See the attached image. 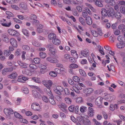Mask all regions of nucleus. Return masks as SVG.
I'll use <instances>...</instances> for the list:
<instances>
[{"label":"nucleus","instance_id":"nucleus-1","mask_svg":"<svg viewBox=\"0 0 125 125\" xmlns=\"http://www.w3.org/2000/svg\"><path fill=\"white\" fill-rule=\"evenodd\" d=\"M72 85H71V90L73 91H74L75 92L79 93L80 92L79 90L82 89L81 86L84 87V85L82 83H79L78 85H77L76 87L72 86Z\"/></svg>","mask_w":125,"mask_h":125},{"label":"nucleus","instance_id":"nucleus-2","mask_svg":"<svg viewBox=\"0 0 125 125\" xmlns=\"http://www.w3.org/2000/svg\"><path fill=\"white\" fill-rule=\"evenodd\" d=\"M63 88L60 86H57L55 87L53 89L54 92L59 95H62L61 92L63 91Z\"/></svg>","mask_w":125,"mask_h":125},{"label":"nucleus","instance_id":"nucleus-3","mask_svg":"<svg viewBox=\"0 0 125 125\" xmlns=\"http://www.w3.org/2000/svg\"><path fill=\"white\" fill-rule=\"evenodd\" d=\"M31 108L34 110L39 111L40 109V106L38 103H33L31 105Z\"/></svg>","mask_w":125,"mask_h":125},{"label":"nucleus","instance_id":"nucleus-4","mask_svg":"<svg viewBox=\"0 0 125 125\" xmlns=\"http://www.w3.org/2000/svg\"><path fill=\"white\" fill-rule=\"evenodd\" d=\"M4 112L5 114L7 115H9L10 114H13L14 112L12 109H5L4 110Z\"/></svg>","mask_w":125,"mask_h":125},{"label":"nucleus","instance_id":"nucleus-5","mask_svg":"<svg viewBox=\"0 0 125 125\" xmlns=\"http://www.w3.org/2000/svg\"><path fill=\"white\" fill-rule=\"evenodd\" d=\"M103 98L99 97L97 98L95 100V103L96 105L99 106L101 105L102 103Z\"/></svg>","mask_w":125,"mask_h":125},{"label":"nucleus","instance_id":"nucleus-6","mask_svg":"<svg viewBox=\"0 0 125 125\" xmlns=\"http://www.w3.org/2000/svg\"><path fill=\"white\" fill-rule=\"evenodd\" d=\"M81 53L82 55L85 57H88L89 54V51L86 49L81 51Z\"/></svg>","mask_w":125,"mask_h":125},{"label":"nucleus","instance_id":"nucleus-7","mask_svg":"<svg viewBox=\"0 0 125 125\" xmlns=\"http://www.w3.org/2000/svg\"><path fill=\"white\" fill-rule=\"evenodd\" d=\"M32 93L33 96L35 98H40L41 97L40 94L35 90H32Z\"/></svg>","mask_w":125,"mask_h":125},{"label":"nucleus","instance_id":"nucleus-8","mask_svg":"<svg viewBox=\"0 0 125 125\" xmlns=\"http://www.w3.org/2000/svg\"><path fill=\"white\" fill-rule=\"evenodd\" d=\"M8 31L10 34L14 36H17L18 35V32L13 30L9 29Z\"/></svg>","mask_w":125,"mask_h":125},{"label":"nucleus","instance_id":"nucleus-9","mask_svg":"<svg viewBox=\"0 0 125 125\" xmlns=\"http://www.w3.org/2000/svg\"><path fill=\"white\" fill-rule=\"evenodd\" d=\"M10 43L14 47H17V41L16 40L13 38H11L10 40Z\"/></svg>","mask_w":125,"mask_h":125},{"label":"nucleus","instance_id":"nucleus-10","mask_svg":"<svg viewBox=\"0 0 125 125\" xmlns=\"http://www.w3.org/2000/svg\"><path fill=\"white\" fill-rule=\"evenodd\" d=\"M94 109L92 108H89V111L88 114L90 117L93 116L94 115Z\"/></svg>","mask_w":125,"mask_h":125},{"label":"nucleus","instance_id":"nucleus-11","mask_svg":"<svg viewBox=\"0 0 125 125\" xmlns=\"http://www.w3.org/2000/svg\"><path fill=\"white\" fill-rule=\"evenodd\" d=\"M86 23L89 25H91L92 23V20L91 17L88 16L85 19Z\"/></svg>","mask_w":125,"mask_h":125},{"label":"nucleus","instance_id":"nucleus-12","mask_svg":"<svg viewBox=\"0 0 125 125\" xmlns=\"http://www.w3.org/2000/svg\"><path fill=\"white\" fill-rule=\"evenodd\" d=\"M101 13L102 15L104 17L106 16L107 15L109 16L108 12L104 8H102L101 10Z\"/></svg>","mask_w":125,"mask_h":125},{"label":"nucleus","instance_id":"nucleus-13","mask_svg":"<svg viewBox=\"0 0 125 125\" xmlns=\"http://www.w3.org/2000/svg\"><path fill=\"white\" fill-rule=\"evenodd\" d=\"M116 46L119 49H122L125 47V43L123 42H119L117 44Z\"/></svg>","mask_w":125,"mask_h":125},{"label":"nucleus","instance_id":"nucleus-14","mask_svg":"<svg viewBox=\"0 0 125 125\" xmlns=\"http://www.w3.org/2000/svg\"><path fill=\"white\" fill-rule=\"evenodd\" d=\"M19 7L21 9L24 10H26L27 9V5L23 2L19 4Z\"/></svg>","mask_w":125,"mask_h":125},{"label":"nucleus","instance_id":"nucleus-15","mask_svg":"<svg viewBox=\"0 0 125 125\" xmlns=\"http://www.w3.org/2000/svg\"><path fill=\"white\" fill-rule=\"evenodd\" d=\"M104 94V98L105 99L109 100L110 101H111L112 100V99H111L112 97L110 96V95L107 93H105Z\"/></svg>","mask_w":125,"mask_h":125},{"label":"nucleus","instance_id":"nucleus-16","mask_svg":"<svg viewBox=\"0 0 125 125\" xmlns=\"http://www.w3.org/2000/svg\"><path fill=\"white\" fill-rule=\"evenodd\" d=\"M108 14L110 16H112L114 15L115 13V11L113 8L112 7H110L108 11Z\"/></svg>","mask_w":125,"mask_h":125},{"label":"nucleus","instance_id":"nucleus-17","mask_svg":"<svg viewBox=\"0 0 125 125\" xmlns=\"http://www.w3.org/2000/svg\"><path fill=\"white\" fill-rule=\"evenodd\" d=\"M71 54L74 58L77 59L78 57L76 51L75 50H72L71 51Z\"/></svg>","mask_w":125,"mask_h":125},{"label":"nucleus","instance_id":"nucleus-18","mask_svg":"<svg viewBox=\"0 0 125 125\" xmlns=\"http://www.w3.org/2000/svg\"><path fill=\"white\" fill-rule=\"evenodd\" d=\"M52 42L53 44L56 45H58L61 43L60 40L57 38L53 39Z\"/></svg>","mask_w":125,"mask_h":125},{"label":"nucleus","instance_id":"nucleus-19","mask_svg":"<svg viewBox=\"0 0 125 125\" xmlns=\"http://www.w3.org/2000/svg\"><path fill=\"white\" fill-rule=\"evenodd\" d=\"M2 40L4 42L6 43H8L9 41V39L7 36L5 35L2 34Z\"/></svg>","mask_w":125,"mask_h":125},{"label":"nucleus","instance_id":"nucleus-20","mask_svg":"<svg viewBox=\"0 0 125 125\" xmlns=\"http://www.w3.org/2000/svg\"><path fill=\"white\" fill-rule=\"evenodd\" d=\"M105 2L107 3L110 4L112 6H113L115 4L114 0H105Z\"/></svg>","mask_w":125,"mask_h":125},{"label":"nucleus","instance_id":"nucleus-21","mask_svg":"<svg viewBox=\"0 0 125 125\" xmlns=\"http://www.w3.org/2000/svg\"><path fill=\"white\" fill-rule=\"evenodd\" d=\"M19 64L21 66V68H27V64H26L22 62H21L19 61L18 62Z\"/></svg>","mask_w":125,"mask_h":125},{"label":"nucleus","instance_id":"nucleus-22","mask_svg":"<svg viewBox=\"0 0 125 125\" xmlns=\"http://www.w3.org/2000/svg\"><path fill=\"white\" fill-rule=\"evenodd\" d=\"M48 37L50 40H53L54 38H55L56 35L53 33H51L48 35Z\"/></svg>","mask_w":125,"mask_h":125},{"label":"nucleus","instance_id":"nucleus-23","mask_svg":"<svg viewBox=\"0 0 125 125\" xmlns=\"http://www.w3.org/2000/svg\"><path fill=\"white\" fill-rule=\"evenodd\" d=\"M80 110L81 113H84L87 110V108L86 107L82 106L80 107Z\"/></svg>","mask_w":125,"mask_h":125},{"label":"nucleus","instance_id":"nucleus-24","mask_svg":"<svg viewBox=\"0 0 125 125\" xmlns=\"http://www.w3.org/2000/svg\"><path fill=\"white\" fill-rule=\"evenodd\" d=\"M11 71H12V70H10V69L7 68H4L2 70V74L5 75L8 72Z\"/></svg>","mask_w":125,"mask_h":125},{"label":"nucleus","instance_id":"nucleus-25","mask_svg":"<svg viewBox=\"0 0 125 125\" xmlns=\"http://www.w3.org/2000/svg\"><path fill=\"white\" fill-rule=\"evenodd\" d=\"M23 73H25L26 74L31 76L32 75V73L31 71L28 69H26L23 72Z\"/></svg>","mask_w":125,"mask_h":125},{"label":"nucleus","instance_id":"nucleus-26","mask_svg":"<svg viewBox=\"0 0 125 125\" xmlns=\"http://www.w3.org/2000/svg\"><path fill=\"white\" fill-rule=\"evenodd\" d=\"M17 76V73L15 72L12 74H10L8 76L9 78H15Z\"/></svg>","mask_w":125,"mask_h":125},{"label":"nucleus","instance_id":"nucleus-27","mask_svg":"<svg viewBox=\"0 0 125 125\" xmlns=\"http://www.w3.org/2000/svg\"><path fill=\"white\" fill-rule=\"evenodd\" d=\"M83 125H91V123L89 120L85 119L83 123Z\"/></svg>","mask_w":125,"mask_h":125},{"label":"nucleus","instance_id":"nucleus-28","mask_svg":"<svg viewBox=\"0 0 125 125\" xmlns=\"http://www.w3.org/2000/svg\"><path fill=\"white\" fill-rule=\"evenodd\" d=\"M3 55L6 57H8L9 56L11 53L9 51H8L7 50H5L3 51Z\"/></svg>","mask_w":125,"mask_h":125},{"label":"nucleus","instance_id":"nucleus-29","mask_svg":"<svg viewBox=\"0 0 125 125\" xmlns=\"http://www.w3.org/2000/svg\"><path fill=\"white\" fill-rule=\"evenodd\" d=\"M22 31L23 34L27 37L29 36V32L26 29H24L22 30Z\"/></svg>","mask_w":125,"mask_h":125},{"label":"nucleus","instance_id":"nucleus-30","mask_svg":"<svg viewBox=\"0 0 125 125\" xmlns=\"http://www.w3.org/2000/svg\"><path fill=\"white\" fill-rule=\"evenodd\" d=\"M54 98H49V102L52 105H55L56 104V103L54 99Z\"/></svg>","mask_w":125,"mask_h":125},{"label":"nucleus","instance_id":"nucleus-31","mask_svg":"<svg viewBox=\"0 0 125 125\" xmlns=\"http://www.w3.org/2000/svg\"><path fill=\"white\" fill-rule=\"evenodd\" d=\"M51 51H50L51 53L54 55H55V54L57 52V50L56 48L55 47V46H54L53 48L51 49Z\"/></svg>","mask_w":125,"mask_h":125},{"label":"nucleus","instance_id":"nucleus-32","mask_svg":"<svg viewBox=\"0 0 125 125\" xmlns=\"http://www.w3.org/2000/svg\"><path fill=\"white\" fill-rule=\"evenodd\" d=\"M86 119L85 117H77V119L78 121L80 122H82L83 123V121H84L85 119Z\"/></svg>","mask_w":125,"mask_h":125},{"label":"nucleus","instance_id":"nucleus-33","mask_svg":"<svg viewBox=\"0 0 125 125\" xmlns=\"http://www.w3.org/2000/svg\"><path fill=\"white\" fill-rule=\"evenodd\" d=\"M79 20L80 23L83 26L85 25V23L84 19L82 17H80L79 18Z\"/></svg>","mask_w":125,"mask_h":125},{"label":"nucleus","instance_id":"nucleus-34","mask_svg":"<svg viewBox=\"0 0 125 125\" xmlns=\"http://www.w3.org/2000/svg\"><path fill=\"white\" fill-rule=\"evenodd\" d=\"M79 71L80 74L83 77H86V75L85 72L82 69H79Z\"/></svg>","mask_w":125,"mask_h":125},{"label":"nucleus","instance_id":"nucleus-35","mask_svg":"<svg viewBox=\"0 0 125 125\" xmlns=\"http://www.w3.org/2000/svg\"><path fill=\"white\" fill-rule=\"evenodd\" d=\"M23 92L26 94H28L29 93V91L27 88L24 87L22 88Z\"/></svg>","mask_w":125,"mask_h":125},{"label":"nucleus","instance_id":"nucleus-36","mask_svg":"<svg viewBox=\"0 0 125 125\" xmlns=\"http://www.w3.org/2000/svg\"><path fill=\"white\" fill-rule=\"evenodd\" d=\"M85 91L86 92L87 94H89L92 93L94 91V89L92 88H89L86 89Z\"/></svg>","mask_w":125,"mask_h":125},{"label":"nucleus","instance_id":"nucleus-37","mask_svg":"<svg viewBox=\"0 0 125 125\" xmlns=\"http://www.w3.org/2000/svg\"><path fill=\"white\" fill-rule=\"evenodd\" d=\"M118 29L120 30L122 29V31L123 32L125 31V25L123 24H121L119 26Z\"/></svg>","mask_w":125,"mask_h":125},{"label":"nucleus","instance_id":"nucleus-38","mask_svg":"<svg viewBox=\"0 0 125 125\" xmlns=\"http://www.w3.org/2000/svg\"><path fill=\"white\" fill-rule=\"evenodd\" d=\"M95 5L97 6L100 7H103V5L100 1L97 0V1L95 2Z\"/></svg>","mask_w":125,"mask_h":125},{"label":"nucleus","instance_id":"nucleus-39","mask_svg":"<svg viewBox=\"0 0 125 125\" xmlns=\"http://www.w3.org/2000/svg\"><path fill=\"white\" fill-rule=\"evenodd\" d=\"M14 115L15 116L18 118L22 119V116H21L20 114L16 112H15L14 113Z\"/></svg>","mask_w":125,"mask_h":125},{"label":"nucleus","instance_id":"nucleus-40","mask_svg":"<svg viewBox=\"0 0 125 125\" xmlns=\"http://www.w3.org/2000/svg\"><path fill=\"white\" fill-rule=\"evenodd\" d=\"M54 46L52 44H48L46 46V47L49 50V51H51V49L53 48Z\"/></svg>","mask_w":125,"mask_h":125},{"label":"nucleus","instance_id":"nucleus-41","mask_svg":"<svg viewBox=\"0 0 125 125\" xmlns=\"http://www.w3.org/2000/svg\"><path fill=\"white\" fill-rule=\"evenodd\" d=\"M33 81L35 82L36 83H41V81L40 80V79L37 78L33 77L32 78Z\"/></svg>","mask_w":125,"mask_h":125},{"label":"nucleus","instance_id":"nucleus-42","mask_svg":"<svg viewBox=\"0 0 125 125\" xmlns=\"http://www.w3.org/2000/svg\"><path fill=\"white\" fill-rule=\"evenodd\" d=\"M76 101L77 103H80L83 102V100L82 97H79L76 99Z\"/></svg>","mask_w":125,"mask_h":125},{"label":"nucleus","instance_id":"nucleus-43","mask_svg":"<svg viewBox=\"0 0 125 125\" xmlns=\"http://www.w3.org/2000/svg\"><path fill=\"white\" fill-rule=\"evenodd\" d=\"M22 48L24 50L27 51H29L30 49V47L26 45L23 46Z\"/></svg>","mask_w":125,"mask_h":125},{"label":"nucleus","instance_id":"nucleus-44","mask_svg":"<svg viewBox=\"0 0 125 125\" xmlns=\"http://www.w3.org/2000/svg\"><path fill=\"white\" fill-rule=\"evenodd\" d=\"M50 75L52 77H55L57 76V73L54 71H51L49 73Z\"/></svg>","mask_w":125,"mask_h":125},{"label":"nucleus","instance_id":"nucleus-45","mask_svg":"<svg viewBox=\"0 0 125 125\" xmlns=\"http://www.w3.org/2000/svg\"><path fill=\"white\" fill-rule=\"evenodd\" d=\"M102 113L104 119L106 120H107L108 119V115L107 113L104 111H102Z\"/></svg>","mask_w":125,"mask_h":125},{"label":"nucleus","instance_id":"nucleus-46","mask_svg":"<svg viewBox=\"0 0 125 125\" xmlns=\"http://www.w3.org/2000/svg\"><path fill=\"white\" fill-rule=\"evenodd\" d=\"M40 61V59L37 58H34L33 60L34 62L36 64L39 63Z\"/></svg>","mask_w":125,"mask_h":125},{"label":"nucleus","instance_id":"nucleus-47","mask_svg":"<svg viewBox=\"0 0 125 125\" xmlns=\"http://www.w3.org/2000/svg\"><path fill=\"white\" fill-rule=\"evenodd\" d=\"M39 55L40 57L42 58H45L46 56L45 53L43 52H41L39 53Z\"/></svg>","mask_w":125,"mask_h":125},{"label":"nucleus","instance_id":"nucleus-48","mask_svg":"<svg viewBox=\"0 0 125 125\" xmlns=\"http://www.w3.org/2000/svg\"><path fill=\"white\" fill-rule=\"evenodd\" d=\"M114 15L118 19H119L121 17V14L119 12H117L116 13H115Z\"/></svg>","mask_w":125,"mask_h":125},{"label":"nucleus","instance_id":"nucleus-49","mask_svg":"<svg viewBox=\"0 0 125 125\" xmlns=\"http://www.w3.org/2000/svg\"><path fill=\"white\" fill-rule=\"evenodd\" d=\"M93 121L94 122L95 125H102L101 124L98 122L94 118L93 119Z\"/></svg>","mask_w":125,"mask_h":125},{"label":"nucleus","instance_id":"nucleus-50","mask_svg":"<svg viewBox=\"0 0 125 125\" xmlns=\"http://www.w3.org/2000/svg\"><path fill=\"white\" fill-rule=\"evenodd\" d=\"M124 39V37L122 36H119L117 38V40L119 42H123Z\"/></svg>","mask_w":125,"mask_h":125},{"label":"nucleus","instance_id":"nucleus-51","mask_svg":"<svg viewBox=\"0 0 125 125\" xmlns=\"http://www.w3.org/2000/svg\"><path fill=\"white\" fill-rule=\"evenodd\" d=\"M42 98L43 101L47 103L49 99L46 96H43L42 97Z\"/></svg>","mask_w":125,"mask_h":125},{"label":"nucleus","instance_id":"nucleus-52","mask_svg":"<svg viewBox=\"0 0 125 125\" xmlns=\"http://www.w3.org/2000/svg\"><path fill=\"white\" fill-rule=\"evenodd\" d=\"M32 44L34 46L37 47L40 46V45L35 41H33L32 42Z\"/></svg>","mask_w":125,"mask_h":125},{"label":"nucleus","instance_id":"nucleus-53","mask_svg":"<svg viewBox=\"0 0 125 125\" xmlns=\"http://www.w3.org/2000/svg\"><path fill=\"white\" fill-rule=\"evenodd\" d=\"M73 80L75 82H78L80 80L79 78L76 76H74L73 77Z\"/></svg>","mask_w":125,"mask_h":125},{"label":"nucleus","instance_id":"nucleus-54","mask_svg":"<svg viewBox=\"0 0 125 125\" xmlns=\"http://www.w3.org/2000/svg\"><path fill=\"white\" fill-rule=\"evenodd\" d=\"M29 67L31 68L36 70L37 69L38 67L36 65L33 64H31L29 65Z\"/></svg>","mask_w":125,"mask_h":125},{"label":"nucleus","instance_id":"nucleus-55","mask_svg":"<svg viewBox=\"0 0 125 125\" xmlns=\"http://www.w3.org/2000/svg\"><path fill=\"white\" fill-rule=\"evenodd\" d=\"M39 67L41 68V69L43 70H45L46 68V66L42 64H39Z\"/></svg>","mask_w":125,"mask_h":125},{"label":"nucleus","instance_id":"nucleus-56","mask_svg":"<svg viewBox=\"0 0 125 125\" xmlns=\"http://www.w3.org/2000/svg\"><path fill=\"white\" fill-rule=\"evenodd\" d=\"M82 15L84 18L87 17V16L88 15L87 12L85 10H83L82 12Z\"/></svg>","mask_w":125,"mask_h":125},{"label":"nucleus","instance_id":"nucleus-57","mask_svg":"<svg viewBox=\"0 0 125 125\" xmlns=\"http://www.w3.org/2000/svg\"><path fill=\"white\" fill-rule=\"evenodd\" d=\"M84 9L85 10V11L89 14L90 15L92 14V13L91 11L88 8L85 7Z\"/></svg>","mask_w":125,"mask_h":125},{"label":"nucleus","instance_id":"nucleus-58","mask_svg":"<svg viewBox=\"0 0 125 125\" xmlns=\"http://www.w3.org/2000/svg\"><path fill=\"white\" fill-rule=\"evenodd\" d=\"M92 33L93 36L94 37H97L98 36V33L95 31L92 30Z\"/></svg>","mask_w":125,"mask_h":125},{"label":"nucleus","instance_id":"nucleus-59","mask_svg":"<svg viewBox=\"0 0 125 125\" xmlns=\"http://www.w3.org/2000/svg\"><path fill=\"white\" fill-rule=\"evenodd\" d=\"M118 4L120 5H125V1L123 0L118 1Z\"/></svg>","mask_w":125,"mask_h":125},{"label":"nucleus","instance_id":"nucleus-60","mask_svg":"<svg viewBox=\"0 0 125 125\" xmlns=\"http://www.w3.org/2000/svg\"><path fill=\"white\" fill-rule=\"evenodd\" d=\"M46 59L47 61H49L53 63H56L53 60L51 57H47V58Z\"/></svg>","mask_w":125,"mask_h":125},{"label":"nucleus","instance_id":"nucleus-61","mask_svg":"<svg viewBox=\"0 0 125 125\" xmlns=\"http://www.w3.org/2000/svg\"><path fill=\"white\" fill-rule=\"evenodd\" d=\"M78 66L76 64L74 63L71 64V68L75 69L77 68Z\"/></svg>","mask_w":125,"mask_h":125},{"label":"nucleus","instance_id":"nucleus-62","mask_svg":"<svg viewBox=\"0 0 125 125\" xmlns=\"http://www.w3.org/2000/svg\"><path fill=\"white\" fill-rule=\"evenodd\" d=\"M120 11L122 13L124 14L125 13V9L122 6L120 7Z\"/></svg>","mask_w":125,"mask_h":125},{"label":"nucleus","instance_id":"nucleus-63","mask_svg":"<svg viewBox=\"0 0 125 125\" xmlns=\"http://www.w3.org/2000/svg\"><path fill=\"white\" fill-rule=\"evenodd\" d=\"M30 18L31 19L34 20H36L37 19V17L35 14H33L32 15L30 16Z\"/></svg>","mask_w":125,"mask_h":125},{"label":"nucleus","instance_id":"nucleus-64","mask_svg":"<svg viewBox=\"0 0 125 125\" xmlns=\"http://www.w3.org/2000/svg\"><path fill=\"white\" fill-rule=\"evenodd\" d=\"M114 122L116 123L117 125H120L122 121L121 120H117L114 121Z\"/></svg>","mask_w":125,"mask_h":125}]
</instances>
